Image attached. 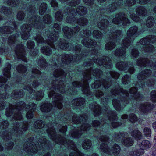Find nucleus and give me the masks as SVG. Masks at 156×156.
<instances>
[{
    "instance_id": "nucleus-47",
    "label": "nucleus",
    "mask_w": 156,
    "mask_h": 156,
    "mask_svg": "<svg viewBox=\"0 0 156 156\" xmlns=\"http://www.w3.org/2000/svg\"><path fill=\"white\" fill-rule=\"evenodd\" d=\"M7 131L6 130L4 131L2 135V138L6 140H8L12 138L11 136H9L8 134H5V132L7 133Z\"/></svg>"
},
{
    "instance_id": "nucleus-5",
    "label": "nucleus",
    "mask_w": 156,
    "mask_h": 156,
    "mask_svg": "<svg viewBox=\"0 0 156 156\" xmlns=\"http://www.w3.org/2000/svg\"><path fill=\"white\" fill-rule=\"evenodd\" d=\"M98 132L100 135L98 138L102 142L100 147L102 156H111L112 154L117 155L120 151L119 146L115 143L114 144L113 141L112 140H110L107 135H101L107 134L108 131L104 128H102Z\"/></svg>"
},
{
    "instance_id": "nucleus-44",
    "label": "nucleus",
    "mask_w": 156,
    "mask_h": 156,
    "mask_svg": "<svg viewBox=\"0 0 156 156\" xmlns=\"http://www.w3.org/2000/svg\"><path fill=\"white\" fill-rule=\"evenodd\" d=\"M16 69L19 73H24L27 71L26 67L21 64L16 67Z\"/></svg>"
},
{
    "instance_id": "nucleus-7",
    "label": "nucleus",
    "mask_w": 156,
    "mask_h": 156,
    "mask_svg": "<svg viewBox=\"0 0 156 156\" xmlns=\"http://www.w3.org/2000/svg\"><path fill=\"white\" fill-rule=\"evenodd\" d=\"M48 97L50 98H52L53 101L52 104L45 103L41 105L40 109L41 111L47 114L49 116H55V112L52 110V107H56L58 109L61 110L63 107L62 104L63 97L62 96L58 93H56L54 90H51L48 93Z\"/></svg>"
},
{
    "instance_id": "nucleus-3",
    "label": "nucleus",
    "mask_w": 156,
    "mask_h": 156,
    "mask_svg": "<svg viewBox=\"0 0 156 156\" xmlns=\"http://www.w3.org/2000/svg\"><path fill=\"white\" fill-rule=\"evenodd\" d=\"M100 2H105L106 0H98ZM110 1L111 4H110L109 8L107 11L108 13L105 12L102 14H100L98 16L99 19H101L99 22H98L96 26H97L100 29L103 30V32L109 31L110 33L109 37V40L112 41L108 42L105 46V48L106 50H111L115 47V44H120V38L119 37L121 34V31L120 30H117L114 32L113 29L110 28L109 30L108 28L109 22L107 20L108 17L107 13H111L117 9L119 1H122L123 4L126 6L131 7L135 4V0H109ZM98 18V16L97 17Z\"/></svg>"
},
{
    "instance_id": "nucleus-2",
    "label": "nucleus",
    "mask_w": 156,
    "mask_h": 156,
    "mask_svg": "<svg viewBox=\"0 0 156 156\" xmlns=\"http://www.w3.org/2000/svg\"><path fill=\"white\" fill-rule=\"evenodd\" d=\"M6 67L3 71L5 77H0V87H2V90L4 91L5 93H0V110L5 108L6 107L8 106L5 112V114L8 117H10L12 119L16 120H22L23 119L21 114V111H25L26 112L29 110L26 114L27 119H32L34 117V112L36 110L37 106L36 104L32 103L30 105H27L25 103L21 101L17 103L14 105L10 104L12 99L17 100L23 97L24 92L23 90H15L13 93H12L10 95H7L8 92L12 88V84L11 83L10 85L8 83V84L5 85L7 82V79L10 78L11 65L7 63Z\"/></svg>"
},
{
    "instance_id": "nucleus-43",
    "label": "nucleus",
    "mask_w": 156,
    "mask_h": 156,
    "mask_svg": "<svg viewBox=\"0 0 156 156\" xmlns=\"http://www.w3.org/2000/svg\"><path fill=\"white\" fill-rule=\"evenodd\" d=\"M56 19L58 21H61L63 19V15L61 11H57L55 14Z\"/></svg>"
},
{
    "instance_id": "nucleus-29",
    "label": "nucleus",
    "mask_w": 156,
    "mask_h": 156,
    "mask_svg": "<svg viewBox=\"0 0 156 156\" xmlns=\"http://www.w3.org/2000/svg\"><path fill=\"white\" fill-rule=\"evenodd\" d=\"M66 75L64 71L61 68L56 69L53 73L54 76L56 78H58L59 79L61 77H66Z\"/></svg>"
},
{
    "instance_id": "nucleus-16",
    "label": "nucleus",
    "mask_w": 156,
    "mask_h": 156,
    "mask_svg": "<svg viewBox=\"0 0 156 156\" xmlns=\"http://www.w3.org/2000/svg\"><path fill=\"white\" fill-rule=\"evenodd\" d=\"M115 17L112 20V23L117 25H120L122 23V25L124 28L129 27L131 23L130 20L128 19L123 12H119L116 14Z\"/></svg>"
},
{
    "instance_id": "nucleus-8",
    "label": "nucleus",
    "mask_w": 156,
    "mask_h": 156,
    "mask_svg": "<svg viewBox=\"0 0 156 156\" xmlns=\"http://www.w3.org/2000/svg\"><path fill=\"white\" fill-rule=\"evenodd\" d=\"M136 14H132L130 15V17L135 22H139L141 25H146L148 28H153L151 29V31L153 33L154 30L155 29L156 27H153L154 23V18L151 16L148 17L146 20V16L148 15L146 9L143 6H140L136 9ZM156 25V22L155 23Z\"/></svg>"
},
{
    "instance_id": "nucleus-19",
    "label": "nucleus",
    "mask_w": 156,
    "mask_h": 156,
    "mask_svg": "<svg viewBox=\"0 0 156 156\" xmlns=\"http://www.w3.org/2000/svg\"><path fill=\"white\" fill-rule=\"evenodd\" d=\"M32 83H30V81L28 84H30V86H24L23 89L27 90L28 91V93H29V96L30 98H34L37 101L41 100L44 95L43 91L41 90L36 92L31 87Z\"/></svg>"
},
{
    "instance_id": "nucleus-40",
    "label": "nucleus",
    "mask_w": 156,
    "mask_h": 156,
    "mask_svg": "<svg viewBox=\"0 0 156 156\" xmlns=\"http://www.w3.org/2000/svg\"><path fill=\"white\" fill-rule=\"evenodd\" d=\"M19 0H8L7 2V4L11 7H16L20 4Z\"/></svg>"
},
{
    "instance_id": "nucleus-34",
    "label": "nucleus",
    "mask_w": 156,
    "mask_h": 156,
    "mask_svg": "<svg viewBox=\"0 0 156 156\" xmlns=\"http://www.w3.org/2000/svg\"><path fill=\"white\" fill-rule=\"evenodd\" d=\"M144 152L140 149H136L134 151L130 152V156H140L143 154Z\"/></svg>"
},
{
    "instance_id": "nucleus-36",
    "label": "nucleus",
    "mask_w": 156,
    "mask_h": 156,
    "mask_svg": "<svg viewBox=\"0 0 156 156\" xmlns=\"http://www.w3.org/2000/svg\"><path fill=\"white\" fill-rule=\"evenodd\" d=\"M43 21L45 24H51L52 23L51 16L48 14L46 15L43 17Z\"/></svg>"
},
{
    "instance_id": "nucleus-10",
    "label": "nucleus",
    "mask_w": 156,
    "mask_h": 156,
    "mask_svg": "<svg viewBox=\"0 0 156 156\" xmlns=\"http://www.w3.org/2000/svg\"><path fill=\"white\" fill-rule=\"evenodd\" d=\"M88 118V116L86 115H81L80 117L77 115H73L72 118V120L74 124H82L80 127V129H76L73 131L71 134L74 138L78 139L82 134L83 131H89L91 128V125L86 122Z\"/></svg>"
},
{
    "instance_id": "nucleus-35",
    "label": "nucleus",
    "mask_w": 156,
    "mask_h": 156,
    "mask_svg": "<svg viewBox=\"0 0 156 156\" xmlns=\"http://www.w3.org/2000/svg\"><path fill=\"white\" fill-rule=\"evenodd\" d=\"M91 146V141L89 139L85 140L82 144L83 148L87 150L90 149Z\"/></svg>"
},
{
    "instance_id": "nucleus-15",
    "label": "nucleus",
    "mask_w": 156,
    "mask_h": 156,
    "mask_svg": "<svg viewBox=\"0 0 156 156\" xmlns=\"http://www.w3.org/2000/svg\"><path fill=\"white\" fill-rule=\"evenodd\" d=\"M131 135L137 141V144L140 149L144 151V150H147L151 147V144L149 140H144L141 142L138 141L143 138L142 134L140 131L136 129L134 130L131 132Z\"/></svg>"
},
{
    "instance_id": "nucleus-11",
    "label": "nucleus",
    "mask_w": 156,
    "mask_h": 156,
    "mask_svg": "<svg viewBox=\"0 0 156 156\" xmlns=\"http://www.w3.org/2000/svg\"><path fill=\"white\" fill-rule=\"evenodd\" d=\"M44 123L41 120H38L34 122V126L35 128L40 129L44 131L43 133H47L51 139L55 142L57 141L61 140H62V135L60 134H57L55 129L53 127L49 128L48 126L47 128L44 127Z\"/></svg>"
},
{
    "instance_id": "nucleus-20",
    "label": "nucleus",
    "mask_w": 156,
    "mask_h": 156,
    "mask_svg": "<svg viewBox=\"0 0 156 156\" xmlns=\"http://www.w3.org/2000/svg\"><path fill=\"white\" fill-rule=\"evenodd\" d=\"M80 30V28L78 26H76L73 30L67 26L64 27L62 29L65 38L68 39L75 38L78 34V32Z\"/></svg>"
},
{
    "instance_id": "nucleus-42",
    "label": "nucleus",
    "mask_w": 156,
    "mask_h": 156,
    "mask_svg": "<svg viewBox=\"0 0 156 156\" xmlns=\"http://www.w3.org/2000/svg\"><path fill=\"white\" fill-rule=\"evenodd\" d=\"M102 35V33L99 30H95L93 33V36L94 38L96 39H101Z\"/></svg>"
},
{
    "instance_id": "nucleus-12",
    "label": "nucleus",
    "mask_w": 156,
    "mask_h": 156,
    "mask_svg": "<svg viewBox=\"0 0 156 156\" xmlns=\"http://www.w3.org/2000/svg\"><path fill=\"white\" fill-rule=\"evenodd\" d=\"M94 63L99 66L103 65L105 68L109 69H111L112 66V60L108 56H103L97 59H90L89 61H86L83 63V66L85 67L90 66L93 65Z\"/></svg>"
},
{
    "instance_id": "nucleus-56",
    "label": "nucleus",
    "mask_w": 156,
    "mask_h": 156,
    "mask_svg": "<svg viewBox=\"0 0 156 156\" xmlns=\"http://www.w3.org/2000/svg\"><path fill=\"white\" fill-rule=\"evenodd\" d=\"M103 92L102 91L98 90L97 91L95 95L97 98H101V97L103 96Z\"/></svg>"
},
{
    "instance_id": "nucleus-57",
    "label": "nucleus",
    "mask_w": 156,
    "mask_h": 156,
    "mask_svg": "<svg viewBox=\"0 0 156 156\" xmlns=\"http://www.w3.org/2000/svg\"><path fill=\"white\" fill-rule=\"evenodd\" d=\"M51 4L52 7L56 8V9H57L58 7V4L55 0H52L51 2Z\"/></svg>"
},
{
    "instance_id": "nucleus-37",
    "label": "nucleus",
    "mask_w": 156,
    "mask_h": 156,
    "mask_svg": "<svg viewBox=\"0 0 156 156\" xmlns=\"http://www.w3.org/2000/svg\"><path fill=\"white\" fill-rule=\"evenodd\" d=\"M106 74L107 75L109 74L112 77L115 79H117L120 76L119 73L113 71L112 69L110 71H108V72Z\"/></svg>"
},
{
    "instance_id": "nucleus-17",
    "label": "nucleus",
    "mask_w": 156,
    "mask_h": 156,
    "mask_svg": "<svg viewBox=\"0 0 156 156\" xmlns=\"http://www.w3.org/2000/svg\"><path fill=\"white\" fill-rule=\"evenodd\" d=\"M125 134L122 132L115 134L112 137L114 138V141L117 142H121L124 146H132L134 140L131 137L125 138Z\"/></svg>"
},
{
    "instance_id": "nucleus-54",
    "label": "nucleus",
    "mask_w": 156,
    "mask_h": 156,
    "mask_svg": "<svg viewBox=\"0 0 156 156\" xmlns=\"http://www.w3.org/2000/svg\"><path fill=\"white\" fill-rule=\"evenodd\" d=\"M14 145V143L12 141H10L8 144H7L6 145L7 147V149L8 150H11L13 148Z\"/></svg>"
},
{
    "instance_id": "nucleus-22",
    "label": "nucleus",
    "mask_w": 156,
    "mask_h": 156,
    "mask_svg": "<svg viewBox=\"0 0 156 156\" xmlns=\"http://www.w3.org/2000/svg\"><path fill=\"white\" fill-rule=\"evenodd\" d=\"M85 82L82 85L81 81H75L72 82V84L73 86L77 88L82 87V91L83 93L86 95L90 94V89L89 87L88 80L85 79Z\"/></svg>"
},
{
    "instance_id": "nucleus-24",
    "label": "nucleus",
    "mask_w": 156,
    "mask_h": 156,
    "mask_svg": "<svg viewBox=\"0 0 156 156\" xmlns=\"http://www.w3.org/2000/svg\"><path fill=\"white\" fill-rule=\"evenodd\" d=\"M92 67L86 70V71L84 73L83 76L87 78H91L92 73L94 76L100 78L102 73V70L99 69H95L92 70Z\"/></svg>"
},
{
    "instance_id": "nucleus-55",
    "label": "nucleus",
    "mask_w": 156,
    "mask_h": 156,
    "mask_svg": "<svg viewBox=\"0 0 156 156\" xmlns=\"http://www.w3.org/2000/svg\"><path fill=\"white\" fill-rule=\"evenodd\" d=\"M20 123L17 122L14 125L15 127L13 128V129L14 132H17L20 126Z\"/></svg>"
},
{
    "instance_id": "nucleus-1",
    "label": "nucleus",
    "mask_w": 156,
    "mask_h": 156,
    "mask_svg": "<svg viewBox=\"0 0 156 156\" xmlns=\"http://www.w3.org/2000/svg\"><path fill=\"white\" fill-rule=\"evenodd\" d=\"M140 43L142 45V50L145 53H147L148 55L153 54L154 55L151 58L153 61L149 60L147 58H141L136 60V64L140 67H148L154 70H156V36L149 35L141 39ZM152 57V56H151ZM155 71L153 76H151L152 71L146 69L142 71L137 76L139 82L131 84L130 80V75L126 74L122 78L123 84H127L129 87L135 85L129 90L128 92L118 85V87L115 89H112L110 90L111 93L115 97L118 96V99L112 100V105L116 110L122 111L126 107H129V105L132 104L133 112H140L143 114H148L155 107L153 104L149 102L143 104H140V101L144 100V96L138 92V88H141L144 90L146 86L147 87L156 88L155 75Z\"/></svg>"
},
{
    "instance_id": "nucleus-18",
    "label": "nucleus",
    "mask_w": 156,
    "mask_h": 156,
    "mask_svg": "<svg viewBox=\"0 0 156 156\" xmlns=\"http://www.w3.org/2000/svg\"><path fill=\"white\" fill-rule=\"evenodd\" d=\"M34 137H30L28 139V142H26L23 146V150L27 153L31 155L35 154L38 151V149L36 145L33 141Z\"/></svg>"
},
{
    "instance_id": "nucleus-33",
    "label": "nucleus",
    "mask_w": 156,
    "mask_h": 156,
    "mask_svg": "<svg viewBox=\"0 0 156 156\" xmlns=\"http://www.w3.org/2000/svg\"><path fill=\"white\" fill-rule=\"evenodd\" d=\"M39 59H37L38 65L41 68H44L47 66L48 63L45 59L43 57H40Z\"/></svg>"
},
{
    "instance_id": "nucleus-38",
    "label": "nucleus",
    "mask_w": 156,
    "mask_h": 156,
    "mask_svg": "<svg viewBox=\"0 0 156 156\" xmlns=\"http://www.w3.org/2000/svg\"><path fill=\"white\" fill-rule=\"evenodd\" d=\"M96 109L94 112V115L95 117H98L102 114V108L100 105L95 107Z\"/></svg>"
},
{
    "instance_id": "nucleus-31",
    "label": "nucleus",
    "mask_w": 156,
    "mask_h": 156,
    "mask_svg": "<svg viewBox=\"0 0 156 156\" xmlns=\"http://www.w3.org/2000/svg\"><path fill=\"white\" fill-rule=\"evenodd\" d=\"M58 82V84H55V85L54 84V82H53L52 88L56 91L60 92L61 93L63 94L65 90H64V88L62 86H60V82H59V83Z\"/></svg>"
},
{
    "instance_id": "nucleus-46",
    "label": "nucleus",
    "mask_w": 156,
    "mask_h": 156,
    "mask_svg": "<svg viewBox=\"0 0 156 156\" xmlns=\"http://www.w3.org/2000/svg\"><path fill=\"white\" fill-rule=\"evenodd\" d=\"M131 55L134 58H137L139 55V52L137 49H133L131 52Z\"/></svg>"
},
{
    "instance_id": "nucleus-53",
    "label": "nucleus",
    "mask_w": 156,
    "mask_h": 156,
    "mask_svg": "<svg viewBox=\"0 0 156 156\" xmlns=\"http://www.w3.org/2000/svg\"><path fill=\"white\" fill-rule=\"evenodd\" d=\"M100 125V122L98 120H94L92 122V125L94 127H98Z\"/></svg>"
},
{
    "instance_id": "nucleus-21",
    "label": "nucleus",
    "mask_w": 156,
    "mask_h": 156,
    "mask_svg": "<svg viewBox=\"0 0 156 156\" xmlns=\"http://www.w3.org/2000/svg\"><path fill=\"white\" fill-rule=\"evenodd\" d=\"M128 63V62H118L116 65V67L120 70L124 71L125 72H128L130 74H132L134 72V69L132 63L129 64Z\"/></svg>"
},
{
    "instance_id": "nucleus-41",
    "label": "nucleus",
    "mask_w": 156,
    "mask_h": 156,
    "mask_svg": "<svg viewBox=\"0 0 156 156\" xmlns=\"http://www.w3.org/2000/svg\"><path fill=\"white\" fill-rule=\"evenodd\" d=\"M143 132L144 135L146 137H150L151 135V129L148 127H145L144 129Z\"/></svg>"
},
{
    "instance_id": "nucleus-58",
    "label": "nucleus",
    "mask_w": 156,
    "mask_h": 156,
    "mask_svg": "<svg viewBox=\"0 0 156 156\" xmlns=\"http://www.w3.org/2000/svg\"><path fill=\"white\" fill-rule=\"evenodd\" d=\"M67 126H63L61 129H59V131L62 133H65L67 130Z\"/></svg>"
},
{
    "instance_id": "nucleus-59",
    "label": "nucleus",
    "mask_w": 156,
    "mask_h": 156,
    "mask_svg": "<svg viewBox=\"0 0 156 156\" xmlns=\"http://www.w3.org/2000/svg\"><path fill=\"white\" fill-rule=\"evenodd\" d=\"M140 4H145L149 2L150 0H137Z\"/></svg>"
},
{
    "instance_id": "nucleus-51",
    "label": "nucleus",
    "mask_w": 156,
    "mask_h": 156,
    "mask_svg": "<svg viewBox=\"0 0 156 156\" xmlns=\"http://www.w3.org/2000/svg\"><path fill=\"white\" fill-rule=\"evenodd\" d=\"M8 48H0V54L1 55H5L8 53Z\"/></svg>"
},
{
    "instance_id": "nucleus-39",
    "label": "nucleus",
    "mask_w": 156,
    "mask_h": 156,
    "mask_svg": "<svg viewBox=\"0 0 156 156\" xmlns=\"http://www.w3.org/2000/svg\"><path fill=\"white\" fill-rule=\"evenodd\" d=\"M47 5L45 3H42L40 7V9L39 11L40 15H43L45 12L47 8Z\"/></svg>"
},
{
    "instance_id": "nucleus-64",
    "label": "nucleus",
    "mask_w": 156,
    "mask_h": 156,
    "mask_svg": "<svg viewBox=\"0 0 156 156\" xmlns=\"http://www.w3.org/2000/svg\"><path fill=\"white\" fill-rule=\"evenodd\" d=\"M152 126L154 131L156 132V121L152 123Z\"/></svg>"
},
{
    "instance_id": "nucleus-32",
    "label": "nucleus",
    "mask_w": 156,
    "mask_h": 156,
    "mask_svg": "<svg viewBox=\"0 0 156 156\" xmlns=\"http://www.w3.org/2000/svg\"><path fill=\"white\" fill-rule=\"evenodd\" d=\"M1 13H3L4 15L9 17L12 13L11 9L10 8H7L5 6L2 7L0 10Z\"/></svg>"
},
{
    "instance_id": "nucleus-23",
    "label": "nucleus",
    "mask_w": 156,
    "mask_h": 156,
    "mask_svg": "<svg viewBox=\"0 0 156 156\" xmlns=\"http://www.w3.org/2000/svg\"><path fill=\"white\" fill-rule=\"evenodd\" d=\"M110 79V77L109 76L107 78L106 80L103 79V80L105 81L104 83L101 82L99 80H98L92 84L91 87L93 89H98L102 85L105 89L107 90L110 87L112 81V80H110V82H108Z\"/></svg>"
},
{
    "instance_id": "nucleus-27",
    "label": "nucleus",
    "mask_w": 156,
    "mask_h": 156,
    "mask_svg": "<svg viewBox=\"0 0 156 156\" xmlns=\"http://www.w3.org/2000/svg\"><path fill=\"white\" fill-rule=\"evenodd\" d=\"M62 63L66 65L71 63L73 60V58L70 54H62L61 55Z\"/></svg>"
},
{
    "instance_id": "nucleus-4",
    "label": "nucleus",
    "mask_w": 156,
    "mask_h": 156,
    "mask_svg": "<svg viewBox=\"0 0 156 156\" xmlns=\"http://www.w3.org/2000/svg\"><path fill=\"white\" fill-rule=\"evenodd\" d=\"M59 0L62 3L71 7L65 11L63 13L64 15L67 16L66 20L67 23L73 25L77 24L80 26H84L87 24L88 20L87 18L81 17L77 19L74 17L77 14L82 16L86 14L87 12V9L85 7L80 6L76 10L73 7L80 3V0Z\"/></svg>"
},
{
    "instance_id": "nucleus-52",
    "label": "nucleus",
    "mask_w": 156,
    "mask_h": 156,
    "mask_svg": "<svg viewBox=\"0 0 156 156\" xmlns=\"http://www.w3.org/2000/svg\"><path fill=\"white\" fill-rule=\"evenodd\" d=\"M85 4L87 5L90 6V7L93 6L94 4V0H83Z\"/></svg>"
},
{
    "instance_id": "nucleus-48",
    "label": "nucleus",
    "mask_w": 156,
    "mask_h": 156,
    "mask_svg": "<svg viewBox=\"0 0 156 156\" xmlns=\"http://www.w3.org/2000/svg\"><path fill=\"white\" fill-rule=\"evenodd\" d=\"M24 12L23 11H19L17 15V18L19 20H23L24 18Z\"/></svg>"
},
{
    "instance_id": "nucleus-26",
    "label": "nucleus",
    "mask_w": 156,
    "mask_h": 156,
    "mask_svg": "<svg viewBox=\"0 0 156 156\" xmlns=\"http://www.w3.org/2000/svg\"><path fill=\"white\" fill-rule=\"evenodd\" d=\"M31 72L33 74V77H31L30 79L32 80L33 79H34L32 85L35 88L38 86V79H39L41 76V72L39 70L34 69H32Z\"/></svg>"
},
{
    "instance_id": "nucleus-9",
    "label": "nucleus",
    "mask_w": 156,
    "mask_h": 156,
    "mask_svg": "<svg viewBox=\"0 0 156 156\" xmlns=\"http://www.w3.org/2000/svg\"><path fill=\"white\" fill-rule=\"evenodd\" d=\"M20 32L16 31V34L10 36L8 39V43L9 45L15 44L16 45L15 48V55L14 57L17 58L18 61L22 60L27 62V59L26 57L25 48L22 44V42L17 41L18 37L20 36Z\"/></svg>"
},
{
    "instance_id": "nucleus-13",
    "label": "nucleus",
    "mask_w": 156,
    "mask_h": 156,
    "mask_svg": "<svg viewBox=\"0 0 156 156\" xmlns=\"http://www.w3.org/2000/svg\"><path fill=\"white\" fill-rule=\"evenodd\" d=\"M92 34L91 30H83L80 32V36L85 37L82 41V43L85 46L89 48H93L96 44L95 41L91 38Z\"/></svg>"
},
{
    "instance_id": "nucleus-62",
    "label": "nucleus",
    "mask_w": 156,
    "mask_h": 156,
    "mask_svg": "<svg viewBox=\"0 0 156 156\" xmlns=\"http://www.w3.org/2000/svg\"><path fill=\"white\" fill-rule=\"evenodd\" d=\"M4 125L3 126H2L3 129H6L7 127L8 126L9 122L7 120H5L3 122Z\"/></svg>"
},
{
    "instance_id": "nucleus-60",
    "label": "nucleus",
    "mask_w": 156,
    "mask_h": 156,
    "mask_svg": "<svg viewBox=\"0 0 156 156\" xmlns=\"http://www.w3.org/2000/svg\"><path fill=\"white\" fill-rule=\"evenodd\" d=\"M28 127V124L25 123H23L22 125V128L23 130L24 131H26Z\"/></svg>"
},
{
    "instance_id": "nucleus-61",
    "label": "nucleus",
    "mask_w": 156,
    "mask_h": 156,
    "mask_svg": "<svg viewBox=\"0 0 156 156\" xmlns=\"http://www.w3.org/2000/svg\"><path fill=\"white\" fill-rule=\"evenodd\" d=\"M71 117H70L69 118H68V119L67 118H62V120L63 121V123H64L66 124L71 120Z\"/></svg>"
},
{
    "instance_id": "nucleus-25",
    "label": "nucleus",
    "mask_w": 156,
    "mask_h": 156,
    "mask_svg": "<svg viewBox=\"0 0 156 156\" xmlns=\"http://www.w3.org/2000/svg\"><path fill=\"white\" fill-rule=\"evenodd\" d=\"M70 141L69 140H68V141H65L66 143V145L69 146L70 149L73 151L70 153L69 156H83V153L77 148L74 142L71 140L70 144L68 143Z\"/></svg>"
},
{
    "instance_id": "nucleus-30",
    "label": "nucleus",
    "mask_w": 156,
    "mask_h": 156,
    "mask_svg": "<svg viewBox=\"0 0 156 156\" xmlns=\"http://www.w3.org/2000/svg\"><path fill=\"white\" fill-rule=\"evenodd\" d=\"M84 103V99L81 97L75 98L72 101V103L73 105L77 106H82Z\"/></svg>"
},
{
    "instance_id": "nucleus-28",
    "label": "nucleus",
    "mask_w": 156,
    "mask_h": 156,
    "mask_svg": "<svg viewBox=\"0 0 156 156\" xmlns=\"http://www.w3.org/2000/svg\"><path fill=\"white\" fill-rule=\"evenodd\" d=\"M14 28L10 26L2 27L0 28V32L2 34H7L12 33Z\"/></svg>"
},
{
    "instance_id": "nucleus-49",
    "label": "nucleus",
    "mask_w": 156,
    "mask_h": 156,
    "mask_svg": "<svg viewBox=\"0 0 156 156\" xmlns=\"http://www.w3.org/2000/svg\"><path fill=\"white\" fill-rule=\"evenodd\" d=\"M14 20L13 17H12L11 20H8L9 22V24L10 25H12L15 30H16L18 28V26L16 24V23Z\"/></svg>"
},
{
    "instance_id": "nucleus-63",
    "label": "nucleus",
    "mask_w": 156,
    "mask_h": 156,
    "mask_svg": "<svg viewBox=\"0 0 156 156\" xmlns=\"http://www.w3.org/2000/svg\"><path fill=\"white\" fill-rule=\"evenodd\" d=\"M38 52V50H35V51H34L33 52H30V54L32 56L35 57L37 55Z\"/></svg>"
},
{
    "instance_id": "nucleus-6",
    "label": "nucleus",
    "mask_w": 156,
    "mask_h": 156,
    "mask_svg": "<svg viewBox=\"0 0 156 156\" xmlns=\"http://www.w3.org/2000/svg\"><path fill=\"white\" fill-rule=\"evenodd\" d=\"M145 30L139 29L137 27L134 26L130 27L127 31V36L123 39L121 44V47L116 49L114 52L115 55L120 58L124 59L126 52V48H127L135 37H138Z\"/></svg>"
},
{
    "instance_id": "nucleus-45",
    "label": "nucleus",
    "mask_w": 156,
    "mask_h": 156,
    "mask_svg": "<svg viewBox=\"0 0 156 156\" xmlns=\"http://www.w3.org/2000/svg\"><path fill=\"white\" fill-rule=\"evenodd\" d=\"M129 120L132 123H135L137 121V117L134 114L132 113L129 116Z\"/></svg>"
},
{
    "instance_id": "nucleus-50",
    "label": "nucleus",
    "mask_w": 156,
    "mask_h": 156,
    "mask_svg": "<svg viewBox=\"0 0 156 156\" xmlns=\"http://www.w3.org/2000/svg\"><path fill=\"white\" fill-rule=\"evenodd\" d=\"M34 42L31 40H30L27 42V48L30 49H32L34 46Z\"/></svg>"
},
{
    "instance_id": "nucleus-14",
    "label": "nucleus",
    "mask_w": 156,
    "mask_h": 156,
    "mask_svg": "<svg viewBox=\"0 0 156 156\" xmlns=\"http://www.w3.org/2000/svg\"><path fill=\"white\" fill-rule=\"evenodd\" d=\"M109 107L107 106H105V107L104 109L105 112V113L107 112H108L107 113L106 115L108 118V120L105 122L108 124V122L109 121L111 122V126L113 128H117L119 127H122V126L123 125L120 122H115V121H116L118 119L117 117V114L116 112L115 111H111L110 110L109 108Z\"/></svg>"
}]
</instances>
